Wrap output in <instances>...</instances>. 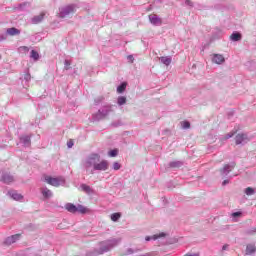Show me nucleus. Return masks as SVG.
Wrapping results in <instances>:
<instances>
[{
    "instance_id": "obj_1",
    "label": "nucleus",
    "mask_w": 256,
    "mask_h": 256,
    "mask_svg": "<svg viewBox=\"0 0 256 256\" xmlns=\"http://www.w3.org/2000/svg\"><path fill=\"white\" fill-rule=\"evenodd\" d=\"M85 169L93 175L95 171H107L109 169V161L101 160V155L93 153L86 159Z\"/></svg>"
},
{
    "instance_id": "obj_2",
    "label": "nucleus",
    "mask_w": 256,
    "mask_h": 256,
    "mask_svg": "<svg viewBox=\"0 0 256 256\" xmlns=\"http://www.w3.org/2000/svg\"><path fill=\"white\" fill-rule=\"evenodd\" d=\"M121 238H111L108 240H104L98 243V251H100V255H105V253H109L112 249H115L119 243H121Z\"/></svg>"
},
{
    "instance_id": "obj_3",
    "label": "nucleus",
    "mask_w": 256,
    "mask_h": 256,
    "mask_svg": "<svg viewBox=\"0 0 256 256\" xmlns=\"http://www.w3.org/2000/svg\"><path fill=\"white\" fill-rule=\"evenodd\" d=\"M109 113H113V105L111 104L104 105L100 108L97 113L92 115V119L93 121H103Z\"/></svg>"
},
{
    "instance_id": "obj_4",
    "label": "nucleus",
    "mask_w": 256,
    "mask_h": 256,
    "mask_svg": "<svg viewBox=\"0 0 256 256\" xmlns=\"http://www.w3.org/2000/svg\"><path fill=\"white\" fill-rule=\"evenodd\" d=\"M75 9H76L75 4L62 6L59 8L58 17L60 19H66V17H69V15H73L75 13Z\"/></svg>"
},
{
    "instance_id": "obj_5",
    "label": "nucleus",
    "mask_w": 256,
    "mask_h": 256,
    "mask_svg": "<svg viewBox=\"0 0 256 256\" xmlns=\"http://www.w3.org/2000/svg\"><path fill=\"white\" fill-rule=\"evenodd\" d=\"M45 181L48 185H52V187H61V185H65V178L63 177L53 178L51 176H46Z\"/></svg>"
},
{
    "instance_id": "obj_6",
    "label": "nucleus",
    "mask_w": 256,
    "mask_h": 256,
    "mask_svg": "<svg viewBox=\"0 0 256 256\" xmlns=\"http://www.w3.org/2000/svg\"><path fill=\"white\" fill-rule=\"evenodd\" d=\"M249 141H251V139L249 138V136L245 133H240L235 137V143L236 145H245L247 143H249Z\"/></svg>"
},
{
    "instance_id": "obj_7",
    "label": "nucleus",
    "mask_w": 256,
    "mask_h": 256,
    "mask_svg": "<svg viewBox=\"0 0 256 256\" xmlns=\"http://www.w3.org/2000/svg\"><path fill=\"white\" fill-rule=\"evenodd\" d=\"M148 19L151 25H154L155 27H161L163 25V20L156 14L149 15Z\"/></svg>"
},
{
    "instance_id": "obj_8",
    "label": "nucleus",
    "mask_w": 256,
    "mask_h": 256,
    "mask_svg": "<svg viewBox=\"0 0 256 256\" xmlns=\"http://www.w3.org/2000/svg\"><path fill=\"white\" fill-rule=\"evenodd\" d=\"M19 239H21V234L12 235L10 237H7L4 240V245L9 247V245H13V243H17V241H19Z\"/></svg>"
},
{
    "instance_id": "obj_9",
    "label": "nucleus",
    "mask_w": 256,
    "mask_h": 256,
    "mask_svg": "<svg viewBox=\"0 0 256 256\" xmlns=\"http://www.w3.org/2000/svg\"><path fill=\"white\" fill-rule=\"evenodd\" d=\"M233 169H235V163L226 164V165L220 170V175H222V177H227V175H229L230 171H233Z\"/></svg>"
},
{
    "instance_id": "obj_10",
    "label": "nucleus",
    "mask_w": 256,
    "mask_h": 256,
    "mask_svg": "<svg viewBox=\"0 0 256 256\" xmlns=\"http://www.w3.org/2000/svg\"><path fill=\"white\" fill-rule=\"evenodd\" d=\"M212 63H216V65H221L225 63V57L221 54H213Z\"/></svg>"
},
{
    "instance_id": "obj_11",
    "label": "nucleus",
    "mask_w": 256,
    "mask_h": 256,
    "mask_svg": "<svg viewBox=\"0 0 256 256\" xmlns=\"http://www.w3.org/2000/svg\"><path fill=\"white\" fill-rule=\"evenodd\" d=\"M1 181H3V183H6V185H9V183H13V181H15V177H13V175H11L10 173H4L2 175Z\"/></svg>"
},
{
    "instance_id": "obj_12",
    "label": "nucleus",
    "mask_w": 256,
    "mask_h": 256,
    "mask_svg": "<svg viewBox=\"0 0 256 256\" xmlns=\"http://www.w3.org/2000/svg\"><path fill=\"white\" fill-rule=\"evenodd\" d=\"M20 143H22L24 147H29L31 145V136H20Z\"/></svg>"
},
{
    "instance_id": "obj_13",
    "label": "nucleus",
    "mask_w": 256,
    "mask_h": 256,
    "mask_svg": "<svg viewBox=\"0 0 256 256\" xmlns=\"http://www.w3.org/2000/svg\"><path fill=\"white\" fill-rule=\"evenodd\" d=\"M41 193L44 199H51L53 197V192L47 187L41 188Z\"/></svg>"
},
{
    "instance_id": "obj_14",
    "label": "nucleus",
    "mask_w": 256,
    "mask_h": 256,
    "mask_svg": "<svg viewBox=\"0 0 256 256\" xmlns=\"http://www.w3.org/2000/svg\"><path fill=\"white\" fill-rule=\"evenodd\" d=\"M43 19H45V13H41L40 15H36L34 16L31 21L33 23V25H38V23H41V21H43Z\"/></svg>"
},
{
    "instance_id": "obj_15",
    "label": "nucleus",
    "mask_w": 256,
    "mask_h": 256,
    "mask_svg": "<svg viewBox=\"0 0 256 256\" xmlns=\"http://www.w3.org/2000/svg\"><path fill=\"white\" fill-rule=\"evenodd\" d=\"M6 35H10L11 37L15 36V35H21V30L12 27V28H8L6 30Z\"/></svg>"
},
{
    "instance_id": "obj_16",
    "label": "nucleus",
    "mask_w": 256,
    "mask_h": 256,
    "mask_svg": "<svg viewBox=\"0 0 256 256\" xmlns=\"http://www.w3.org/2000/svg\"><path fill=\"white\" fill-rule=\"evenodd\" d=\"M65 209L68 211V213H77V206L73 203H66L65 204Z\"/></svg>"
},
{
    "instance_id": "obj_17",
    "label": "nucleus",
    "mask_w": 256,
    "mask_h": 256,
    "mask_svg": "<svg viewBox=\"0 0 256 256\" xmlns=\"http://www.w3.org/2000/svg\"><path fill=\"white\" fill-rule=\"evenodd\" d=\"M8 195L14 199V201H21L23 199V195L17 193L16 191H10L8 192Z\"/></svg>"
},
{
    "instance_id": "obj_18",
    "label": "nucleus",
    "mask_w": 256,
    "mask_h": 256,
    "mask_svg": "<svg viewBox=\"0 0 256 256\" xmlns=\"http://www.w3.org/2000/svg\"><path fill=\"white\" fill-rule=\"evenodd\" d=\"M254 253H256L255 244H248L246 246V255H254Z\"/></svg>"
},
{
    "instance_id": "obj_19",
    "label": "nucleus",
    "mask_w": 256,
    "mask_h": 256,
    "mask_svg": "<svg viewBox=\"0 0 256 256\" xmlns=\"http://www.w3.org/2000/svg\"><path fill=\"white\" fill-rule=\"evenodd\" d=\"M80 187L84 193H87V195H93V189L91 186L87 184H81Z\"/></svg>"
},
{
    "instance_id": "obj_20",
    "label": "nucleus",
    "mask_w": 256,
    "mask_h": 256,
    "mask_svg": "<svg viewBox=\"0 0 256 256\" xmlns=\"http://www.w3.org/2000/svg\"><path fill=\"white\" fill-rule=\"evenodd\" d=\"M160 61L161 63H163V65H166V67H169V65H171L172 58L171 56H162L160 57Z\"/></svg>"
},
{
    "instance_id": "obj_21",
    "label": "nucleus",
    "mask_w": 256,
    "mask_h": 256,
    "mask_svg": "<svg viewBox=\"0 0 256 256\" xmlns=\"http://www.w3.org/2000/svg\"><path fill=\"white\" fill-rule=\"evenodd\" d=\"M159 237H165V233H160L159 235L155 234L152 236H146L145 241H157V239H159Z\"/></svg>"
},
{
    "instance_id": "obj_22",
    "label": "nucleus",
    "mask_w": 256,
    "mask_h": 256,
    "mask_svg": "<svg viewBox=\"0 0 256 256\" xmlns=\"http://www.w3.org/2000/svg\"><path fill=\"white\" fill-rule=\"evenodd\" d=\"M169 167L172 169H179V167H183V162L182 161H172L169 163Z\"/></svg>"
},
{
    "instance_id": "obj_23",
    "label": "nucleus",
    "mask_w": 256,
    "mask_h": 256,
    "mask_svg": "<svg viewBox=\"0 0 256 256\" xmlns=\"http://www.w3.org/2000/svg\"><path fill=\"white\" fill-rule=\"evenodd\" d=\"M99 255H101L99 248L98 249L95 248L86 252V256H99Z\"/></svg>"
},
{
    "instance_id": "obj_24",
    "label": "nucleus",
    "mask_w": 256,
    "mask_h": 256,
    "mask_svg": "<svg viewBox=\"0 0 256 256\" xmlns=\"http://www.w3.org/2000/svg\"><path fill=\"white\" fill-rule=\"evenodd\" d=\"M231 41H241V33L233 32L230 36Z\"/></svg>"
},
{
    "instance_id": "obj_25",
    "label": "nucleus",
    "mask_w": 256,
    "mask_h": 256,
    "mask_svg": "<svg viewBox=\"0 0 256 256\" xmlns=\"http://www.w3.org/2000/svg\"><path fill=\"white\" fill-rule=\"evenodd\" d=\"M127 89V83L122 82L118 87H117V93H124V91Z\"/></svg>"
},
{
    "instance_id": "obj_26",
    "label": "nucleus",
    "mask_w": 256,
    "mask_h": 256,
    "mask_svg": "<svg viewBox=\"0 0 256 256\" xmlns=\"http://www.w3.org/2000/svg\"><path fill=\"white\" fill-rule=\"evenodd\" d=\"M125 103H127V97L125 96H119L117 98V104L121 107L123 105H125Z\"/></svg>"
},
{
    "instance_id": "obj_27",
    "label": "nucleus",
    "mask_w": 256,
    "mask_h": 256,
    "mask_svg": "<svg viewBox=\"0 0 256 256\" xmlns=\"http://www.w3.org/2000/svg\"><path fill=\"white\" fill-rule=\"evenodd\" d=\"M76 209H77V213H82V214L87 213V208H85V206H83L81 204H78L76 206Z\"/></svg>"
},
{
    "instance_id": "obj_28",
    "label": "nucleus",
    "mask_w": 256,
    "mask_h": 256,
    "mask_svg": "<svg viewBox=\"0 0 256 256\" xmlns=\"http://www.w3.org/2000/svg\"><path fill=\"white\" fill-rule=\"evenodd\" d=\"M30 57L34 59V61H39V53L35 50H32L30 52Z\"/></svg>"
},
{
    "instance_id": "obj_29",
    "label": "nucleus",
    "mask_w": 256,
    "mask_h": 256,
    "mask_svg": "<svg viewBox=\"0 0 256 256\" xmlns=\"http://www.w3.org/2000/svg\"><path fill=\"white\" fill-rule=\"evenodd\" d=\"M119 219H121V213L116 212V213H113L111 215V220L112 221L117 222V221H119Z\"/></svg>"
},
{
    "instance_id": "obj_30",
    "label": "nucleus",
    "mask_w": 256,
    "mask_h": 256,
    "mask_svg": "<svg viewBox=\"0 0 256 256\" xmlns=\"http://www.w3.org/2000/svg\"><path fill=\"white\" fill-rule=\"evenodd\" d=\"M245 234H246V235H256V227H252V228H250V229H247V230L245 231Z\"/></svg>"
},
{
    "instance_id": "obj_31",
    "label": "nucleus",
    "mask_w": 256,
    "mask_h": 256,
    "mask_svg": "<svg viewBox=\"0 0 256 256\" xmlns=\"http://www.w3.org/2000/svg\"><path fill=\"white\" fill-rule=\"evenodd\" d=\"M245 193H246V195L251 196V195L255 194V190L251 187H248L245 189Z\"/></svg>"
},
{
    "instance_id": "obj_32",
    "label": "nucleus",
    "mask_w": 256,
    "mask_h": 256,
    "mask_svg": "<svg viewBox=\"0 0 256 256\" xmlns=\"http://www.w3.org/2000/svg\"><path fill=\"white\" fill-rule=\"evenodd\" d=\"M64 69L66 71H69L71 69V61H69V60L64 61Z\"/></svg>"
},
{
    "instance_id": "obj_33",
    "label": "nucleus",
    "mask_w": 256,
    "mask_h": 256,
    "mask_svg": "<svg viewBox=\"0 0 256 256\" xmlns=\"http://www.w3.org/2000/svg\"><path fill=\"white\" fill-rule=\"evenodd\" d=\"M237 133V130H233L232 132H229L228 134L225 135L224 139L227 141V139H231Z\"/></svg>"
},
{
    "instance_id": "obj_34",
    "label": "nucleus",
    "mask_w": 256,
    "mask_h": 256,
    "mask_svg": "<svg viewBox=\"0 0 256 256\" xmlns=\"http://www.w3.org/2000/svg\"><path fill=\"white\" fill-rule=\"evenodd\" d=\"M119 153V151L117 149L114 150H110L108 152L109 157H117V154Z\"/></svg>"
},
{
    "instance_id": "obj_35",
    "label": "nucleus",
    "mask_w": 256,
    "mask_h": 256,
    "mask_svg": "<svg viewBox=\"0 0 256 256\" xmlns=\"http://www.w3.org/2000/svg\"><path fill=\"white\" fill-rule=\"evenodd\" d=\"M112 169H114V171H119V169H121V164H119V162H114Z\"/></svg>"
},
{
    "instance_id": "obj_36",
    "label": "nucleus",
    "mask_w": 256,
    "mask_h": 256,
    "mask_svg": "<svg viewBox=\"0 0 256 256\" xmlns=\"http://www.w3.org/2000/svg\"><path fill=\"white\" fill-rule=\"evenodd\" d=\"M121 125H123L121 120H117L115 122H112V124H111L112 127H121Z\"/></svg>"
},
{
    "instance_id": "obj_37",
    "label": "nucleus",
    "mask_w": 256,
    "mask_h": 256,
    "mask_svg": "<svg viewBox=\"0 0 256 256\" xmlns=\"http://www.w3.org/2000/svg\"><path fill=\"white\" fill-rule=\"evenodd\" d=\"M190 127H191V123H189V121L182 122L183 129H189Z\"/></svg>"
},
{
    "instance_id": "obj_38",
    "label": "nucleus",
    "mask_w": 256,
    "mask_h": 256,
    "mask_svg": "<svg viewBox=\"0 0 256 256\" xmlns=\"http://www.w3.org/2000/svg\"><path fill=\"white\" fill-rule=\"evenodd\" d=\"M135 253V251L133 250V248H128L126 250V255H133Z\"/></svg>"
},
{
    "instance_id": "obj_39",
    "label": "nucleus",
    "mask_w": 256,
    "mask_h": 256,
    "mask_svg": "<svg viewBox=\"0 0 256 256\" xmlns=\"http://www.w3.org/2000/svg\"><path fill=\"white\" fill-rule=\"evenodd\" d=\"M24 79H25L26 81H31V74H30V73L24 74Z\"/></svg>"
},
{
    "instance_id": "obj_40",
    "label": "nucleus",
    "mask_w": 256,
    "mask_h": 256,
    "mask_svg": "<svg viewBox=\"0 0 256 256\" xmlns=\"http://www.w3.org/2000/svg\"><path fill=\"white\" fill-rule=\"evenodd\" d=\"M185 5L188 7H193V2L191 0H185Z\"/></svg>"
},
{
    "instance_id": "obj_41",
    "label": "nucleus",
    "mask_w": 256,
    "mask_h": 256,
    "mask_svg": "<svg viewBox=\"0 0 256 256\" xmlns=\"http://www.w3.org/2000/svg\"><path fill=\"white\" fill-rule=\"evenodd\" d=\"M25 7H29V3H22L20 4V9L23 11V9H25Z\"/></svg>"
},
{
    "instance_id": "obj_42",
    "label": "nucleus",
    "mask_w": 256,
    "mask_h": 256,
    "mask_svg": "<svg viewBox=\"0 0 256 256\" xmlns=\"http://www.w3.org/2000/svg\"><path fill=\"white\" fill-rule=\"evenodd\" d=\"M101 101H103V97H98L95 99V105H99V103H101Z\"/></svg>"
},
{
    "instance_id": "obj_43",
    "label": "nucleus",
    "mask_w": 256,
    "mask_h": 256,
    "mask_svg": "<svg viewBox=\"0 0 256 256\" xmlns=\"http://www.w3.org/2000/svg\"><path fill=\"white\" fill-rule=\"evenodd\" d=\"M242 213L241 212H234L232 213V217H241Z\"/></svg>"
},
{
    "instance_id": "obj_44",
    "label": "nucleus",
    "mask_w": 256,
    "mask_h": 256,
    "mask_svg": "<svg viewBox=\"0 0 256 256\" xmlns=\"http://www.w3.org/2000/svg\"><path fill=\"white\" fill-rule=\"evenodd\" d=\"M5 39H7V34L0 35V42L5 41Z\"/></svg>"
},
{
    "instance_id": "obj_45",
    "label": "nucleus",
    "mask_w": 256,
    "mask_h": 256,
    "mask_svg": "<svg viewBox=\"0 0 256 256\" xmlns=\"http://www.w3.org/2000/svg\"><path fill=\"white\" fill-rule=\"evenodd\" d=\"M127 59L130 61V63H133L134 61L133 55H128Z\"/></svg>"
},
{
    "instance_id": "obj_46",
    "label": "nucleus",
    "mask_w": 256,
    "mask_h": 256,
    "mask_svg": "<svg viewBox=\"0 0 256 256\" xmlns=\"http://www.w3.org/2000/svg\"><path fill=\"white\" fill-rule=\"evenodd\" d=\"M227 249H229V245L225 244L222 247V251H227Z\"/></svg>"
},
{
    "instance_id": "obj_47",
    "label": "nucleus",
    "mask_w": 256,
    "mask_h": 256,
    "mask_svg": "<svg viewBox=\"0 0 256 256\" xmlns=\"http://www.w3.org/2000/svg\"><path fill=\"white\" fill-rule=\"evenodd\" d=\"M67 147H68V149H71V147H73V142L72 141L68 142Z\"/></svg>"
},
{
    "instance_id": "obj_48",
    "label": "nucleus",
    "mask_w": 256,
    "mask_h": 256,
    "mask_svg": "<svg viewBox=\"0 0 256 256\" xmlns=\"http://www.w3.org/2000/svg\"><path fill=\"white\" fill-rule=\"evenodd\" d=\"M222 185H223V187H225V185H229V180H224V181L222 182Z\"/></svg>"
},
{
    "instance_id": "obj_49",
    "label": "nucleus",
    "mask_w": 256,
    "mask_h": 256,
    "mask_svg": "<svg viewBox=\"0 0 256 256\" xmlns=\"http://www.w3.org/2000/svg\"><path fill=\"white\" fill-rule=\"evenodd\" d=\"M184 256H199V254H186Z\"/></svg>"
}]
</instances>
